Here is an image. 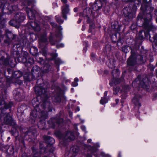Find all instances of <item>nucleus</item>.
Listing matches in <instances>:
<instances>
[{
  "label": "nucleus",
  "instance_id": "obj_22",
  "mask_svg": "<svg viewBox=\"0 0 157 157\" xmlns=\"http://www.w3.org/2000/svg\"><path fill=\"white\" fill-rule=\"evenodd\" d=\"M144 34H145V35L146 36H147V35H148V36H149V39H150V37H151V36H150V34H148V33H147L145 32H144Z\"/></svg>",
  "mask_w": 157,
  "mask_h": 157
},
{
  "label": "nucleus",
  "instance_id": "obj_11",
  "mask_svg": "<svg viewBox=\"0 0 157 157\" xmlns=\"http://www.w3.org/2000/svg\"><path fill=\"white\" fill-rule=\"evenodd\" d=\"M40 40L42 42H45L47 40L46 35L41 36L40 38Z\"/></svg>",
  "mask_w": 157,
  "mask_h": 157
},
{
  "label": "nucleus",
  "instance_id": "obj_25",
  "mask_svg": "<svg viewBox=\"0 0 157 157\" xmlns=\"http://www.w3.org/2000/svg\"><path fill=\"white\" fill-rule=\"evenodd\" d=\"M92 140L91 139H89L87 140V142L88 143H90L91 141Z\"/></svg>",
  "mask_w": 157,
  "mask_h": 157
},
{
  "label": "nucleus",
  "instance_id": "obj_21",
  "mask_svg": "<svg viewBox=\"0 0 157 157\" xmlns=\"http://www.w3.org/2000/svg\"><path fill=\"white\" fill-rule=\"evenodd\" d=\"M35 112H36L35 110H33L32 112V113H31V116H33L34 117H36V116H34V114L35 113Z\"/></svg>",
  "mask_w": 157,
  "mask_h": 157
},
{
  "label": "nucleus",
  "instance_id": "obj_39",
  "mask_svg": "<svg viewBox=\"0 0 157 157\" xmlns=\"http://www.w3.org/2000/svg\"><path fill=\"white\" fill-rule=\"evenodd\" d=\"M18 14H16V17H18Z\"/></svg>",
  "mask_w": 157,
  "mask_h": 157
},
{
  "label": "nucleus",
  "instance_id": "obj_38",
  "mask_svg": "<svg viewBox=\"0 0 157 157\" xmlns=\"http://www.w3.org/2000/svg\"><path fill=\"white\" fill-rule=\"evenodd\" d=\"M59 120H60L61 121H63V120H62V119H59Z\"/></svg>",
  "mask_w": 157,
  "mask_h": 157
},
{
  "label": "nucleus",
  "instance_id": "obj_8",
  "mask_svg": "<svg viewBox=\"0 0 157 157\" xmlns=\"http://www.w3.org/2000/svg\"><path fill=\"white\" fill-rule=\"evenodd\" d=\"M35 91L39 93V94H41L42 93H44L46 92V90L45 88L42 89L40 86L39 87L36 86L35 88Z\"/></svg>",
  "mask_w": 157,
  "mask_h": 157
},
{
  "label": "nucleus",
  "instance_id": "obj_27",
  "mask_svg": "<svg viewBox=\"0 0 157 157\" xmlns=\"http://www.w3.org/2000/svg\"><path fill=\"white\" fill-rule=\"evenodd\" d=\"M77 11V9L76 8H75L74 9V11L75 12H76Z\"/></svg>",
  "mask_w": 157,
  "mask_h": 157
},
{
  "label": "nucleus",
  "instance_id": "obj_23",
  "mask_svg": "<svg viewBox=\"0 0 157 157\" xmlns=\"http://www.w3.org/2000/svg\"><path fill=\"white\" fill-rule=\"evenodd\" d=\"M52 25L53 27H56L57 26V25L55 23H52Z\"/></svg>",
  "mask_w": 157,
  "mask_h": 157
},
{
  "label": "nucleus",
  "instance_id": "obj_15",
  "mask_svg": "<svg viewBox=\"0 0 157 157\" xmlns=\"http://www.w3.org/2000/svg\"><path fill=\"white\" fill-rule=\"evenodd\" d=\"M119 90V88L118 87L114 88L113 91L114 94H117Z\"/></svg>",
  "mask_w": 157,
  "mask_h": 157
},
{
  "label": "nucleus",
  "instance_id": "obj_33",
  "mask_svg": "<svg viewBox=\"0 0 157 157\" xmlns=\"http://www.w3.org/2000/svg\"><path fill=\"white\" fill-rule=\"evenodd\" d=\"M71 134L70 132H69L67 133V135H69V134Z\"/></svg>",
  "mask_w": 157,
  "mask_h": 157
},
{
  "label": "nucleus",
  "instance_id": "obj_36",
  "mask_svg": "<svg viewBox=\"0 0 157 157\" xmlns=\"http://www.w3.org/2000/svg\"><path fill=\"white\" fill-rule=\"evenodd\" d=\"M71 90L72 91H73L74 90V88H71Z\"/></svg>",
  "mask_w": 157,
  "mask_h": 157
},
{
  "label": "nucleus",
  "instance_id": "obj_12",
  "mask_svg": "<svg viewBox=\"0 0 157 157\" xmlns=\"http://www.w3.org/2000/svg\"><path fill=\"white\" fill-rule=\"evenodd\" d=\"M30 26L33 28L35 29L37 27L38 25L35 22H32L30 23Z\"/></svg>",
  "mask_w": 157,
  "mask_h": 157
},
{
  "label": "nucleus",
  "instance_id": "obj_1",
  "mask_svg": "<svg viewBox=\"0 0 157 157\" xmlns=\"http://www.w3.org/2000/svg\"><path fill=\"white\" fill-rule=\"evenodd\" d=\"M135 53L131 51V55L127 61V64L130 66H133L136 63V59L135 56Z\"/></svg>",
  "mask_w": 157,
  "mask_h": 157
},
{
  "label": "nucleus",
  "instance_id": "obj_49",
  "mask_svg": "<svg viewBox=\"0 0 157 157\" xmlns=\"http://www.w3.org/2000/svg\"><path fill=\"white\" fill-rule=\"evenodd\" d=\"M141 60H142V59H141Z\"/></svg>",
  "mask_w": 157,
  "mask_h": 157
},
{
  "label": "nucleus",
  "instance_id": "obj_29",
  "mask_svg": "<svg viewBox=\"0 0 157 157\" xmlns=\"http://www.w3.org/2000/svg\"><path fill=\"white\" fill-rule=\"evenodd\" d=\"M85 29V27L84 26H82V30H84Z\"/></svg>",
  "mask_w": 157,
  "mask_h": 157
},
{
  "label": "nucleus",
  "instance_id": "obj_5",
  "mask_svg": "<svg viewBox=\"0 0 157 157\" xmlns=\"http://www.w3.org/2000/svg\"><path fill=\"white\" fill-rule=\"evenodd\" d=\"M25 18V17L24 16V14H21V16L19 18V19H16V21H15L14 20H11L10 22V24L12 25V26H15V23H19L20 22H21Z\"/></svg>",
  "mask_w": 157,
  "mask_h": 157
},
{
  "label": "nucleus",
  "instance_id": "obj_50",
  "mask_svg": "<svg viewBox=\"0 0 157 157\" xmlns=\"http://www.w3.org/2000/svg\"><path fill=\"white\" fill-rule=\"evenodd\" d=\"M10 137H8V138L9 139H10Z\"/></svg>",
  "mask_w": 157,
  "mask_h": 157
},
{
  "label": "nucleus",
  "instance_id": "obj_48",
  "mask_svg": "<svg viewBox=\"0 0 157 157\" xmlns=\"http://www.w3.org/2000/svg\"><path fill=\"white\" fill-rule=\"evenodd\" d=\"M5 105H6V104H5V105H4V107H5Z\"/></svg>",
  "mask_w": 157,
  "mask_h": 157
},
{
  "label": "nucleus",
  "instance_id": "obj_6",
  "mask_svg": "<svg viewBox=\"0 0 157 157\" xmlns=\"http://www.w3.org/2000/svg\"><path fill=\"white\" fill-rule=\"evenodd\" d=\"M26 12L29 17L30 19H33L34 18L35 14L36 13V11L34 10H30L29 8L26 9Z\"/></svg>",
  "mask_w": 157,
  "mask_h": 157
},
{
  "label": "nucleus",
  "instance_id": "obj_32",
  "mask_svg": "<svg viewBox=\"0 0 157 157\" xmlns=\"http://www.w3.org/2000/svg\"><path fill=\"white\" fill-rule=\"evenodd\" d=\"M87 50V48H85L83 49V50L85 51L86 52V50Z\"/></svg>",
  "mask_w": 157,
  "mask_h": 157
},
{
  "label": "nucleus",
  "instance_id": "obj_52",
  "mask_svg": "<svg viewBox=\"0 0 157 157\" xmlns=\"http://www.w3.org/2000/svg\"><path fill=\"white\" fill-rule=\"evenodd\" d=\"M133 25H132V27Z\"/></svg>",
  "mask_w": 157,
  "mask_h": 157
},
{
  "label": "nucleus",
  "instance_id": "obj_20",
  "mask_svg": "<svg viewBox=\"0 0 157 157\" xmlns=\"http://www.w3.org/2000/svg\"><path fill=\"white\" fill-rule=\"evenodd\" d=\"M81 128L82 129V130L84 131V132H85L86 131V127L85 126H81Z\"/></svg>",
  "mask_w": 157,
  "mask_h": 157
},
{
  "label": "nucleus",
  "instance_id": "obj_3",
  "mask_svg": "<svg viewBox=\"0 0 157 157\" xmlns=\"http://www.w3.org/2000/svg\"><path fill=\"white\" fill-rule=\"evenodd\" d=\"M105 0H99L96 1L93 6V9L94 10H97L100 9L102 6V2Z\"/></svg>",
  "mask_w": 157,
  "mask_h": 157
},
{
  "label": "nucleus",
  "instance_id": "obj_16",
  "mask_svg": "<svg viewBox=\"0 0 157 157\" xmlns=\"http://www.w3.org/2000/svg\"><path fill=\"white\" fill-rule=\"evenodd\" d=\"M100 155L102 156L103 157H111V155L109 154H105L103 152H101Z\"/></svg>",
  "mask_w": 157,
  "mask_h": 157
},
{
  "label": "nucleus",
  "instance_id": "obj_51",
  "mask_svg": "<svg viewBox=\"0 0 157 157\" xmlns=\"http://www.w3.org/2000/svg\"><path fill=\"white\" fill-rule=\"evenodd\" d=\"M49 40H50V41H51V39L50 38L49 39Z\"/></svg>",
  "mask_w": 157,
  "mask_h": 157
},
{
  "label": "nucleus",
  "instance_id": "obj_14",
  "mask_svg": "<svg viewBox=\"0 0 157 157\" xmlns=\"http://www.w3.org/2000/svg\"><path fill=\"white\" fill-rule=\"evenodd\" d=\"M56 18L57 21L60 24H62L63 22V21L61 19L59 18V16H56Z\"/></svg>",
  "mask_w": 157,
  "mask_h": 157
},
{
  "label": "nucleus",
  "instance_id": "obj_43",
  "mask_svg": "<svg viewBox=\"0 0 157 157\" xmlns=\"http://www.w3.org/2000/svg\"><path fill=\"white\" fill-rule=\"evenodd\" d=\"M71 114H72V113H71V114H70V116H71Z\"/></svg>",
  "mask_w": 157,
  "mask_h": 157
},
{
  "label": "nucleus",
  "instance_id": "obj_2",
  "mask_svg": "<svg viewBox=\"0 0 157 157\" xmlns=\"http://www.w3.org/2000/svg\"><path fill=\"white\" fill-rule=\"evenodd\" d=\"M4 122L6 124L12 125L13 120L10 114L5 115Z\"/></svg>",
  "mask_w": 157,
  "mask_h": 157
},
{
  "label": "nucleus",
  "instance_id": "obj_30",
  "mask_svg": "<svg viewBox=\"0 0 157 157\" xmlns=\"http://www.w3.org/2000/svg\"><path fill=\"white\" fill-rule=\"evenodd\" d=\"M115 101L116 102V103H117L118 102H119V100H118V99H117Z\"/></svg>",
  "mask_w": 157,
  "mask_h": 157
},
{
  "label": "nucleus",
  "instance_id": "obj_9",
  "mask_svg": "<svg viewBox=\"0 0 157 157\" xmlns=\"http://www.w3.org/2000/svg\"><path fill=\"white\" fill-rule=\"evenodd\" d=\"M12 75L14 78H20L22 76V74L21 72L16 71L13 73Z\"/></svg>",
  "mask_w": 157,
  "mask_h": 157
},
{
  "label": "nucleus",
  "instance_id": "obj_19",
  "mask_svg": "<svg viewBox=\"0 0 157 157\" xmlns=\"http://www.w3.org/2000/svg\"><path fill=\"white\" fill-rule=\"evenodd\" d=\"M133 102L135 104V105H136L137 106L138 105L139 106H141L139 102H137V103H135V99H133Z\"/></svg>",
  "mask_w": 157,
  "mask_h": 157
},
{
  "label": "nucleus",
  "instance_id": "obj_31",
  "mask_svg": "<svg viewBox=\"0 0 157 157\" xmlns=\"http://www.w3.org/2000/svg\"><path fill=\"white\" fill-rule=\"evenodd\" d=\"M124 48H124V47L123 48H122V50L123 51H124L125 52H127V51H126L125 50H124Z\"/></svg>",
  "mask_w": 157,
  "mask_h": 157
},
{
  "label": "nucleus",
  "instance_id": "obj_34",
  "mask_svg": "<svg viewBox=\"0 0 157 157\" xmlns=\"http://www.w3.org/2000/svg\"><path fill=\"white\" fill-rule=\"evenodd\" d=\"M78 111H79L80 110V109L79 107H77V108Z\"/></svg>",
  "mask_w": 157,
  "mask_h": 157
},
{
  "label": "nucleus",
  "instance_id": "obj_10",
  "mask_svg": "<svg viewBox=\"0 0 157 157\" xmlns=\"http://www.w3.org/2000/svg\"><path fill=\"white\" fill-rule=\"evenodd\" d=\"M78 78H76L74 79V81L72 82V86H77L78 85Z\"/></svg>",
  "mask_w": 157,
  "mask_h": 157
},
{
  "label": "nucleus",
  "instance_id": "obj_4",
  "mask_svg": "<svg viewBox=\"0 0 157 157\" xmlns=\"http://www.w3.org/2000/svg\"><path fill=\"white\" fill-rule=\"evenodd\" d=\"M69 11V6L67 5H65L62 7V14L63 18L65 19H67L66 15Z\"/></svg>",
  "mask_w": 157,
  "mask_h": 157
},
{
  "label": "nucleus",
  "instance_id": "obj_18",
  "mask_svg": "<svg viewBox=\"0 0 157 157\" xmlns=\"http://www.w3.org/2000/svg\"><path fill=\"white\" fill-rule=\"evenodd\" d=\"M46 139L47 140H50L51 141H52L54 140V139L53 138L49 136L47 137L46 138ZM49 141H48V142H49Z\"/></svg>",
  "mask_w": 157,
  "mask_h": 157
},
{
  "label": "nucleus",
  "instance_id": "obj_40",
  "mask_svg": "<svg viewBox=\"0 0 157 157\" xmlns=\"http://www.w3.org/2000/svg\"><path fill=\"white\" fill-rule=\"evenodd\" d=\"M142 31L140 32L139 33V34L140 35V34H141L142 33Z\"/></svg>",
  "mask_w": 157,
  "mask_h": 157
},
{
  "label": "nucleus",
  "instance_id": "obj_17",
  "mask_svg": "<svg viewBox=\"0 0 157 157\" xmlns=\"http://www.w3.org/2000/svg\"><path fill=\"white\" fill-rule=\"evenodd\" d=\"M64 46V45L63 44H61L57 45L56 47L57 48H59L60 47H63Z\"/></svg>",
  "mask_w": 157,
  "mask_h": 157
},
{
  "label": "nucleus",
  "instance_id": "obj_54",
  "mask_svg": "<svg viewBox=\"0 0 157 157\" xmlns=\"http://www.w3.org/2000/svg\"><path fill=\"white\" fill-rule=\"evenodd\" d=\"M156 21H157V20H156Z\"/></svg>",
  "mask_w": 157,
  "mask_h": 157
},
{
  "label": "nucleus",
  "instance_id": "obj_46",
  "mask_svg": "<svg viewBox=\"0 0 157 157\" xmlns=\"http://www.w3.org/2000/svg\"><path fill=\"white\" fill-rule=\"evenodd\" d=\"M3 104H5V102H4V101H3Z\"/></svg>",
  "mask_w": 157,
  "mask_h": 157
},
{
  "label": "nucleus",
  "instance_id": "obj_41",
  "mask_svg": "<svg viewBox=\"0 0 157 157\" xmlns=\"http://www.w3.org/2000/svg\"><path fill=\"white\" fill-rule=\"evenodd\" d=\"M77 117H78L79 118V117H80V116H79V115H78V116H77Z\"/></svg>",
  "mask_w": 157,
  "mask_h": 157
},
{
  "label": "nucleus",
  "instance_id": "obj_35",
  "mask_svg": "<svg viewBox=\"0 0 157 157\" xmlns=\"http://www.w3.org/2000/svg\"><path fill=\"white\" fill-rule=\"evenodd\" d=\"M118 157H121V156L120 155V153H119L118 154Z\"/></svg>",
  "mask_w": 157,
  "mask_h": 157
},
{
  "label": "nucleus",
  "instance_id": "obj_37",
  "mask_svg": "<svg viewBox=\"0 0 157 157\" xmlns=\"http://www.w3.org/2000/svg\"><path fill=\"white\" fill-rule=\"evenodd\" d=\"M59 36H60V37L61 36V33H59Z\"/></svg>",
  "mask_w": 157,
  "mask_h": 157
},
{
  "label": "nucleus",
  "instance_id": "obj_13",
  "mask_svg": "<svg viewBox=\"0 0 157 157\" xmlns=\"http://www.w3.org/2000/svg\"><path fill=\"white\" fill-rule=\"evenodd\" d=\"M99 146H100V145L98 144L97 143V144H95L94 145V146L92 148V150L94 151H96L97 150L96 147L98 148V147H99Z\"/></svg>",
  "mask_w": 157,
  "mask_h": 157
},
{
  "label": "nucleus",
  "instance_id": "obj_26",
  "mask_svg": "<svg viewBox=\"0 0 157 157\" xmlns=\"http://www.w3.org/2000/svg\"><path fill=\"white\" fill-rule=\"evenodd\" d=\"M40 86L41 87L42 89H43L44 88H45L46 90V87H45V86H44L43 87H42V86Z\"/></svg>",
  "mask_w": 157,
  "mask_h": 157
},
{
  "label": "nucleus",
  "instance_id": "obj_7",
  "mask_svg": "<svg viewBox=\"0 0 157 157\" xmlns=\"http://www.w3.org/2000/svg\"><path fill=\"white\" fill-rule=\"evenodd\" d=\"M107 94V92L105 91L104 93V97H101L100 101V103L101 105H104L108 102V99L106 98Z\"/></svg>",
  "mask_w": 157,
  "mask_h": 157
},
{
  "label": "nucleus",
  "instance_id": "obj_45",
  "mask_svg": "<svg viewBox=\"0 0 157 157\" xmlns=\"http://www.w3.org/2000/svg\"><path fill=\"white\" fill-rule=\"evenodd\" d=\"M87 157H91V156H90L89 157L88 156H87Z\"/></svg>",
  "mask_w": 157,
  "mask_h": 157
},
{
  "label": "nucleus",
  "instance_id": "obj_28",
  "mask_svg": "<svg viewBox=\"0 0 157 157\" xmlns=\"http://www.w3.org/2000/svg\"><path fill=\"white\" fill-rule=\"evenodd\" d=\"M81 19H79L78 21V23H80L81 22Z\"/></svg>",
  "mask_w": 157,
  "mask_h": 157
},
{
  "label": "nucleus",
  "instance_id": "obj_44",
  "mask_svg": "<svg viewBox=\"0 0 157 157\" xmlns=\"http://www.w3.org/2000/svg\"><path fill=\"white\" fill-rule=\"evenodd\" d=\"M126 10V9H125L124 10V12H125V10Z\"/></svg>",
  "mask_w": 157,
  "mask_h": 157
},
{
  "label": "nucleus",
  "instance_id": "obj_53",
  "mask_svg": "<svg viewBox=\"0 0 157 157\" xmlns=\"http://www.w3.org/2000/svg\"><path fill=\"white\" fill-rule=\"evenodd\" d=\"M155 14H156V15H157V13H155Z\"/></svg>",
  "mask_w": 157,
  "mask_h": 157
},
{
  "label": "nucleus",
  "instance_id": "obj_47",
  "mask_svg": "<svg viewBox=\"0 0 157 157\" xmlns=\"http://www.w3.org/2000/svg\"><path fill=\"white\" fill-rule=\"evenodd\" d=\"M105 101V100H103V101Z\"/></svg>",
  "mask_w": 157,
  "mask_h": 157
},
{
  "label": "nucleus",
  "instance_id": "obj_24",
  "mask_svg": "<svg viewBox=\"0 0 157 157\" xmlns=\"http://www.w3.org/2000/svg\"><path fill=\"white\" fill-rule=\"evenodd\" d=\"M61 1L63 3H66L67 2V0H61Z\"/></svg>",
  "mask_w": 157,
  "mask_h": 157
},
{
  "label": "nucleus",
  "instance_id": "obj_42",
  "mask_svg": "<svg viewBox=\"0 0 157 157\" xmlns=\"http://www.w3.org/2000/svg\"><path fill=\"white\" fill-rule=\"evenodd\" d=\"M84 121L83 120V121H81V122H82V123H83V122H84Z\"/></svg>",
  "mask_w": 157,
  "mask_h": 157
}]
</instances>
